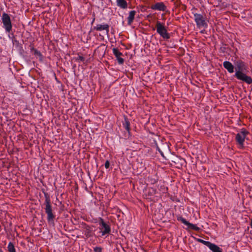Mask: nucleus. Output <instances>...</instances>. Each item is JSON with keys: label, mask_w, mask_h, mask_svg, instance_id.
<instances>
[{"label": "nucleus", "mask_w": 252, "mask_h": 252, "mask_svg": "<svg viewBox=\"0 0 252 252\" xmlns=\"http://www.w3.org/2000/svg\"><path fill=\"white\" fill-rule=\"evenodd\" d=\"M236 66V72L235 76L239 80H242L248 84L252 83V78L243 73L247 70V67L244 62L238 60L235 63Z\"/></svg>", "instance_id": "obj_1"}, {"label": "nucleus", "mask_w": 252, "mask_h": 252, "mask_svg": "<svg viewBox=\"0 0 252 252\" xmlns=\"http://www.w3.org/2000/svg\"><path fill=\"white\" fill-rule=\"evenodd\" d=\"M194 20L198 28H206L208 26L206 17L201 14L193 13Z\"/></svg>", "instance_id": "obj_2"}, {"label": "nucleus", "mask_w": 252, "mask_h": 252, "mask_svg": "<svg viewBox=\"0 0 252 252\" xmlns=\"http://www.w3.org/2000/svg\"><path fill=\"white\" fill-rule=\"evenodd\" d=\"M1 21L3 24V28L6 32H10L12 30V23L9 15L4 12L1 16Z\"/></svg>", "instance_id": "obj_3"}, {"label": "nucleus", "mask_w": 252, "mask_h": 252, "mask_svg": "<svg viewBox=\"0 0 252 252\" xmlns=\"http://www.w3.org/2000/svg\"><path fill=\"white\" fill-rule=\"evenodd\" d=\"M157 32L163 38L169 39L170 36L163 24L160 22H157L156 24Z\"/></svg>", "instance_id": "obj_4"}, {"label": "nucleus", "mask_w": 252, "mask_h": 252, "mask_svg": "<svg viewBox=\"0 0 252 252\" xmlns=\"http://www.w3.org/2000/svg\"><path fill=\"white\" fill-rule=\"evenodd\" d=\"M98 223L99 225V228L100 230V233H101L102 236H104L106 234L110 233L111 231L110 227L104 222L102 218H99Z\"/></svg>", "instance_id": "obj_5"}, {"label": "nucleus", "mask_w": 252, "mask_h": 252, "mask_svg": "<svg viewBox=\"0 0 252 252\" xmlns=\"http://www.w3.org/2000/svg\"><path fill=\"white\" fill-rule=\"evenodd\" d=\"M249 132L245 128H242L236 135V140L238 144L243 147L246 136Z\"/></svg>", "instance_id": "obj_6"}, {"label": "nucleus", "mask_w": 252, "mask_h": 252, "mask_svg": "<svg viewBox=\"0 0 252 252\" xmlns=\"http://www.w3.org/2000/svg\"><path fill=\"white\" fill-rule=\"evenodd\" d=\"M45 212L47 215V219L49 221L53 220L54 216L52 213V207L50 204V200L49 197H46L45 201Z\"/></svg>", "instance_id": "obj_7"}, {"label": "nucleus", "mask_w": 252, "mask_h": 252, "mask_svg": "<svg viewBox=\"0 0 252 252\" xmlns=\"http://www.w3.org/2000/svg\"><path fill=\"white\" fill-rule=\"evenodd\" d=\"M151 9L155 10H158L161 11H167V6L162 2H157L152 5L151 7Z\"/></svg>", "instance_id": "obj_8"}, {"label": "nucleus", "mask_w": 252, "mask_h": 252, "mask_svg": "<svg viewBox=\"0 0 252 252\" xmlns=\"http://www.w3.org/2000/svg\"><path fill=\"white\" fill-rule=\"evenodd\" d=\"M178 220H179L181 221L184 224L187 225L189 228H190L191 229H193V230H194L196 231H198L200 230V228L198 226H197L196 225L189 222V221L186 220L185 219H184L183 217H180L179 218H178Z\"/></svg>", "instance_id": "obj_9"}, {"label": "nucleus", "mask_w": 252, "mask_h": 252, "mask_svg": "<svg viewBox=\"0 0 252 252\" xmlns=\"http://www.w3.org/2000/svg\"><path fill=\"white\" fill-rule=\"evenodd\" d=\"M223 67L230 73L234 72V66L230 62L225 61L223 63Z\"/></svg>", "instance_id": "obj_10"}, {"label": "nucleus", "mask_w": 252, "mask_h": 252, "mask_svg": "<svg viewBox=\"0 0 252 252\" xmlns=\"http://www.w3.org/2000/svg\"><path fill=\"white\" fill-rule=\"evenodd\" d=\"M208 247L213 252H222L221 249L216 244H213L211 242L209 243Z\"/></svg>", "instance_id": "obj_11"}, {"label": "nucleus", "mask_w": 252, "mask_h": 252, "mask_svg": "<svg viewBox=\"0 0 252 252\" xmlns=\"http://www.w3.org/2000/svg\"><path fill=\"white\" fill-rule=\"evenodd\" d=\"M109 25L105 24L103 25L98 24L94 28L95 30L98 31L106 30L108 32H109Z\"/></svg>", "instance_id": "obj_12"}, {"label": "nucleus", "mask_w": 252, "mask_h": 252, "mask_svg": "<svg viewBox=\"0 0 252 252\" xmlns=\"http://www.w3.org/2000/svg\"><path fill=\"white\" fill-rule=\"evenodd\" d=\"M136 14V11L134 10L130 11L129 12V15L127 17V24L128 25H131L132 23L133 20L134 19V17Z\"/></svg>", "instance_id": "obj_13"}, {"label": "nucleus", "mask_w": 252, "mask_h": 252, "mask_svg": "<svg viewBox=\"0 0 252 252\" xmlns=\"http://www.w3.org/2000/svg\"><path fill=\"white\" fill-rule=\"evenodd\" d=\"M118 6L123 9H126L127 7V3L126 0H116Z\"/></svg>", "instance_id": "obj_14"}, {"label": "nucleus", "mask_w": 252, "mask_h": 252, "mask_svg": "<svg viewBox=\"0 0 252 252\" xmlns=\"http://www.w3.org/2000/svg\"><path fill=\"white\" fill-rule=\"evenodd\" d=\"M7 249L9 252H16L14 246L12 242H9L8 243Z\"/></svg>", "instance_id": "obj_15"}, {"label": "nucleus", "mask_w": 252, "mask_h": 252, "mask_svg": "<svg viewBox=\"0 0 252 252\" xmlns=\"http://www.w3.org/2000/svg\"><path fill=\"white\" fill-rule=\"evenodd\" d=\"M112 50L114 55L116 58H118L122 55V53H121L117 48H113Z\"/></svg>", "instance_id": "obj_16"}, {"label": "nucleus", "mask_w": 252, "mask_h": 252, "mask_svg": "<svg viewBox=\"0 0 252 252\" xmlns=\"http://www.w3.org/2000/svg\"><path fill=\"white\" fill-rule=\"evenodd\" d=\"M129 125L130 124L128 120L126 119H125V122L123 123V126L125 129L128 131L129 130Z\"/></svg>", "instance_id": "obj_17"}, {"label": "nucleus", "mask_w": 252, "mask_h": 252, "mask_svg": "<svg viewBox=\"0 0 252 252\" xmlns=\"http://www.w3.org/2000/svg\"><path fill=\"white\" fill-rule=\"evenodd\" d=\"M197 241H198V242L204 244V245L206 246L207 247H208V245L209 244V243L210 242L209 241H205V240H203L200 239H198Z\"/></svg>", "instance_id": "obj_18"}, {"label": "nucleus", "mask_w": 252, "mask_h": 252, "mask_svg": "<svg viewBox=\"0 0 252 252\" xmlns=\"http://www.w3.org/2000/svg\"><path fill=\"white\" fill-rule=\"evenodd\" d=\"M75 60L77 62H83L84 61V58L81 56H78L76 58Z\"/></svg>", "instance_id": "obj_19"}, {"label": "nucleus", "mask_w": 252, "mask_h": 252, "mask_svg": "<svg viewBox=\"0 0 252 252\" xmlns=\"http://www.w3.org/2000/svg\"><path fill=\"white\" fill-rule=\"evenodd\" d=\"M118 62L119 64H122L124 63V59L120 57L117 58Z\"/></svg>", "instance_id": "obj_20"}, {"label": "nucleus", "mask_w": 252, "mask_h": 252, "mask_svg": "<svg viewBox=\"0 0 252 252\" xmlns=\"http://www.w3.org/2000/svg\"><path fill=\"white\" fill-rule=\"evenodd\" d=\"M94 252H101L102 249L100 247H95L94 249Z\"/></svg>", "instance_id": "obj_21"}, {"label": "nucleus", "mask_w": 252, "mask_h": 252, "mask_svg": "<svg viewBox=\"0 0 252 252\" xmlns=\"http://www.w3.org/2000/svg\"><path fill=\"white\" fill-rule=\"evenodd\" d=\"M105 167L107 169L109 167V166H110V163L109 162V161L107 160L105 163Z\"/></svg>", "instance_id": "obj_22"}, {"label": "nucleus", "mask_w": 252, "mask_h": 252, "mask_svg": "<svg viewBox=\"0 0 252 252\" xmlns=\"http://www.w3.org/2000/svg\"><path fill=\"white\" fill-rule=\"evenodd\" d=\"M251 226L252 228V220H251Z\"/></svg>", "instance_id": "obj_23"}]
</instances>
